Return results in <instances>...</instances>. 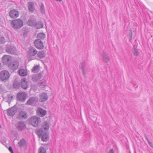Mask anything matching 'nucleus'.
Here are the masks:
<instances>
[{"instance_id": "42", "label": "nucleus", "mask_w": 153, "mask_h": 153, "mask_svg": "<svg viewBox=\"0 0 153 153\" xmlns=\"http://www.w3.org/2000/svg\"><path fill=\"white\" fill-rule=\"evenodd\" d=\"M1 127V125H0V128Z\"/></svg>"}, {"instance_id": "22", "label": "nucleus", "mask_w": 153, "mask_h": 153, "mask_svg": "<svg viewBox=\"0 0 153 153\" xmlns=\"http://www.w3.org/2000/svg\"><path fill=\"white\" fill-rule=\"evenodd\" d=\"M37 56L39 58L42 59L45 57V53L43 51H41L37 53Z\"/></svg>"}, {"instance_id": "11", "label": "nucleus", "mask_w": 153, "mask_h": 153, "mask_svg": "<svg viewBox=\"0 0 153 153\" xmlns=\"http://www.w3.org/2000/svg\"><path fill=\"white\" fill-rule=\"evenodd\" d=\"M17 110L16 107L13 106L8 109L7 110L8 115L13 116L16 113Z\"/></svg>"}, {"instance_id": "12", "label": "nucleus", "mask_w": 153, "mask_h": 153, "mask_svg": "<svg viewBox=\"0 0 153 153\" xmlns=\"http://www.w3.org/2000/svg\"><path fill=\"white\" fill-rule=\"evenodd\" d=\"M36 22V19L34 18V16H31L27 21L26 23L29 26L31 27H34Z\"/></svg>"}, {"instance_id": "26", "label": "nucleus", "mask_w": 153, "mask_h": 153, "mask_svg": "<svg viewBox=\"0 0 153 153\" xmlns=\"http://www.w3.org/2000/svg\"><path fill=\"white\" fill-rule=\"evenodd\" d=\"M28 9L29 11L33 13L35 10L34 4L32 2H29L28 3Z\"/></svg>"}, {"instance_id": "29", "label": "nucleus", "mask_w": 153, "mask_h": 153, "mask_svg": "<svg viewBox=\"0 0 153 153\" xmlns=\"http://www.w3.org/2000/svg\"><path fill=\"white\" fill-rule=\"evenodd\" d=\"M39 66L36 65L33 67V68L32 72L33 73H37L39 70Z\"/></svg>"}, {"instance_id": "21", "label": "nucleus", "mask_w": 153, "mask_h": 153, "mask_svg": "<svg viewBox=\"0 0 153 153\" xmlns=\"http://www.w3.org/2000/svg\"><path fill=\"white\" fill-rule=\"evenodd\" d=\"M41 136H42V141L46 142L48 140L49 136L46 132H43V134Z\"/></svg>"}, {"instance_id": "25", "label": "nucleus", "mask_w": 153, "mask_h": 153, "mask_svg": "<svg viewBox=\"0 0 153 153\" xmlns=\"http://www.w3.org/2000/svg\"><path fill=\"white\" fill-rule=\"evenodd\" d=\"M18 144L19 147H22L26 145V142L24 139L22 138L18 142Z\"/></svg>"}, {"instance_id": "18", "label": "nucleus", "mask_w": 153, "mask_h": 153, "mask_svg": "<svg viewBox=\"0 0 153 153\" xmlns=\"http://www.w3.org/2000/svg\"><path fill=\"white\" fill-rule=\"evenodd\" d=\"M42 75L40 73H39L33 75L32 78L33 81L37 82L42 78Z\"/></svg>"}, {"instance_id": "30", "label": "nucleus", "mask_w": 153, "mask_h": 153, "mask_svg": "<svg viewBox=\"0 0 153 153\" xmlns=\"http://www.w3.org/2000/svg\"><path fill=\"white\" fill-rule=\"evenodd\" d=\"M40 10L41 11L42 13L43 14H45V10L44 4L43 3H42L41 4V5L40 6Z\"/></svg>"}, {"instance_id": "6", "label": "nucleus", "mask_w": 153, "mask_h": 153, "mask_svg": "<svg viewBox=\"0 0 153 153\" xmlns=\"http://www.w3.org/2000/svg\"><path fill=\"white\" fill-rule=\"evenodd\" d=\"M27 94L24 92H19L17 95V99L18 100L22 102H24L26 98Z\"/></svg>"}, {"instance_id": "37", "label": "nucleus", "mask_w": 153, "mask_h": 153, "mask_svg": "<svg viewBox=\"0 0 153 153\" xmlns=\"http://www.w3.org/2000/svg\"><path fill=\"white\" fill-rule=\"evenodd\" d=\"M9 150L11 153H14L13 151L12 150V148L11 147H9Z\"/></svg>"}, {"instance_id": "17", "label": "nucleus", "mask_w": 153, "mask_h": 153, "mask_svg": "<svg viewBox=\"0 0 153 153\" xmlns=\"http://www.w3.org/2000/svg\"><path fill=\"white\" fill-rule=\"evenodd\" d=\"M39 100L41 102L46 101L48 99L47 94L45 93H42L39 95Z\"/></svg>"}, {"instance_id": "23", "label": "nucleus", "mask_w": 153, "mask_h": 153, "mask_svg": "<svg viewBox=\"0 0 153 153\" xmlns=\"http://www.w3.org/2000/svg\"><path fill=\"white\" fill-rule=\"evenodd\" d=\"M21 87L22 88L25 89H26L27 88V83L25 79H23L22 80Z\"/></svg>"}, {"instance_id": "27", "label": "nucleus", "mask_w": 153, "mask_h": 153, "mask_svg": "<svg viewBox=\"0 0 153 153\" xmlns=\"http://www.w3.org/2000/svg\"><path fill=\"white\" fill-rule=\"evenodd\" d=\"M102 58L103 61L106 62H108L109 61V59L105 52L103 53Z\"/></svg>"}, {"instance_id": "31", "label": "nucleus", "mask_w": 153, "mask_h": 153, "mask_svg": "<svg viewBox=\"0 0 153 153\" xmlns=\"http://www.w3.org/2000/svg\"><path fill=\"white\" fill-rule=\"evenodd\" d=\"M87 65L86 63L84 62H83L81 64V66L82 68V71H83V73L84 75H85V67Z\"/></svg>"}, {"instance_id": "3", "label": "nucleus", "mask_w": 153, "mask_h": 153, "mask_svg": "<svg viewBox=\"0 0 153 153\" xmlns=\"http://www.w3.org/2000/svg\"><path fill=\"white\" fill-rule=\"evenodd\" d=\"M40 117L34 116L30 118L29 120V122L33 126L36 127L38 126L39 123L40 122Z\"/></svg>"}, {"instance_id": "7", "label": "nucleus", "mask_w": 153, "mask_h": 153, "mask_svg": "<svg viewBox=\"0 0 153 153\" xmlns=\"http://www.w3.org/2000/svg\"><path fill=\"white\" fill-rule=\"evenodd\" d=\"M6 51L8 53L12 54H16L17 53L16 48L9 45H7Z\"/></svg>"}, {"instance_id": "36", "label": "nucleus", "mask_w": 153, "mask_h": 153, "mask_svg": "<svg viewBox=\"0 0 153 153\" xmlns=\"http://www.w3.org/2000/svg\"><path fill=\"white\" fill-rule=\"evenodd\" d=\"M13 86L14 88H17L19 87V85L17 84V82H15L13 83Z\"/></svg>"}, {"instance_id": "41", "label": "nucleus", "mask_w": 153, "mask_h": 153, "mask_svg": "<svg viewBox=\"0 0 153 153\" xmlns=\"http://www.w3.org/2000/svg\"><path fill=\"white\" fill-rule=\"evenodd\" d=\"M56 1H62V0H56Z\"/></svg>"}, {"instance_id": "5", "label": "nucleus", "mask_w": 153, "mask_h": 153, "mask_svg": "<svg viewBox=\"0 0 153 153\" xmlns=\"http://www.w3.org/2000/svg\"><path fill=\"white\" fill-rule=\"evenodd\" d=\"M19 65V63L17 60H14L12 62L8 64V67L10 69L13 71L18 69Z\"/></svg>"}, {"instance_id": "15", "label": "nucleus", "mask_w": 153, "mask_h": 153, "mask_svg": "<svg viewBox=\"0 0 153 153\" xmlns=\"http://www.w3.org/2000/svg\"><path fill=\"white\" fill-rule=\"evenodd\" d=\"M18 129L22 131L26 128V126L23 121H20L16 125Z\"/></svg>"}, {"instance_id": "35", "label": "nucleus", "mask_w": 153, "mask_h": 153, "mask_svg": "<svg viewBox=\"0 0 153 153\" xmlns=\"http://www.w3.org/2000/svg\"><path fill=\"white\" fill-rule=\"evenodd\" d=\"M5 43V39L4 37H1L0 38V44H3Z\"/></svg>"}, {"instance_id": "10", "label": "nucleus", "mask_w": 153, "mask_h": 153, "mask_svg": "<svg viewBox=\"0 0 153 153\" xmlns=\"http://www.w3.org/2000/svg\"><path fill=\"white\" fill-rule=\"evenodd\" d=\"M9 16L12 18H17L19 16V13L18 11L15 10H12L9 12Z\"/></svg>"}, {"instance_id": "28", "label": "nucleus", "mask_w": 153, "mask_h": 153, "mask_svg": "<svg viewBox=\"0 0 153 153\" xmlns=\"http://www.w3.org/2000/svg\"><path fill=\"white\" fill-rule=\"evenodd\" d=\"M38 39H43L45 37V34L43 33H40L37 35Z\"/></svg>"}, {"instance_id": "1", "label": "nucleus", "mask_w": 153, "mask_h": 153, "mask_svg": "<svg viewBox=\"0 0 153 153\" xmlns=\"http://www.w3.org/2000/svg\"><path fill=\"white\" fill-rule=\"evenodd\" d=\"M11 24L13 28L18 29L23 26V22L22 20L19 19L11 21Z\"/></svg>"}, {"instance_id": "13", "label": "nucleus", "mask_w": 153, "mask_h": 153, "mask_svg": "<svg viewBox=\"0 0 153 153\" xmlns=\"http://www.w3.org/2000/svg\"><path fill=\"white\" fill-rule=\"evenodd\" d=\"M37 51L34 48L30 47L27 52V55L28 56H34L37 54Z\"/></svg>"}, {"instance_id": "33", "label": "nucleus", "mask_w": 153, "mask_h": 153, "mask_svg": "<svg viewBox=\"0 0 153 153\" xmlns=\"http://www.w3.org/2000/svg\"><path fill=\"white\" fill-rule=\"evenodd\" d=\"M134 50L133 51V54L134 56H137L139 54V52L137 49L135 48V46H134Z\"/></svg>"}, {"instance_id": "16", "label": "nucleus", "mask_w": 153, "mask_h": 153, "mask_svg": "<svg viewBox=\"0 0 153 153\" xmlns=\"http://www.w3.org/2000/svg\"><path fill=\"white\" fill-rule=\"evenodd\" d=\"M36 113L38 115L43 117L46 114V111L41 108H39L36 111Z\"/></svg>"}, {"instance_id": "40", "label": "nucleus", "mask_w": 153, "mask_h": 153, "mask_svg": "<svg viewBox=\"0 0 153 153\" xmlns=\"http://www.w3.org/2000/svg\"><path fill=\"white\" fill-rule=\"evenodd\" d=\"M148 143L149 144V145L151 146L152 147H153L152 146V143H151L150 141H149L148 140Z\"/></svg>"}, {"instance_id": "4", "label": "nucleus", "mask_w": 153, "mask_h": 153, "mask_svg": "<svg viewBox=\"0 0 153 153\" xmlns=\"http://www.w3.org/2000/svg\"><path fill=\"white\" fill-rule=\"evenodd\" d=\"M10 76L9 72L6 70L1 71L0 73V79L3 81H5L8 79Z\"/></svg>"}, {"instance_id": "9", "label": "nucleus", "mask_w": 153, "mask_h": 153, "mask_svg": "<svg viewBox=\"0 0 153 153\" xmlns=\"http://www.w3.org/2000/svg\"><path fill=\"white\" fill-rule=\"evenodd\" d=\"M38 102V97H35L30 98L27 101V103L28 105L34 106Z\"/></svg>"}, {"instance_id": "2", "label": "nucleus", "mask_w": 153, "mask_h": 153, "mask_svg": "<svg viewBox=\"0 0 153 153\" xmlns=\"http://www.w3.org/2000/svg\"><path fill=\"white\" fill-rule=\"evenodd\" d=\"M49 123L46 121H45L41 126V128L37 131V134L39 136H41L43 132H46L49 128Z\"/></svg>"}, {"instance_id": "24", "label": "nucleus", "mask_w": 153, "mask_h": 153, "mask_svg": "<svg viewBox=\"0 0 153 153\" xmlns=\"http://www.w3.org/2000/svg\"><path fill=\"white\" fill-rule=\"evenodd\" d=\"M44 26L43 23L40 21H38L36 22L34 27H36L37 29H39L42 28Z\"/></svg>"}, {"instance_id": "32", "label": "nucleus", "mask_w": 153, "mask_h": 153, "mask_svg": "<svg viewBox=\"0 0 153 153\" xmlns=\"http://www.w3.org/2000/svg\"><path fill=\"white\" fill-rule=\"evenodd\" d=\"M46 149L44 147L41 146L39 149L38 150L39 153H46Z\"/></svg>"}, {"instance_id": "19", "label": "nucleus", "mask_w": 153, "mask_h": 153, "mask_svg": "<svg viewBox=\"0 0 153 153\" xmlns=\"http://www.w3.org/2000/svg\"><path fill=\"white\" fill-rule=\"evenodd\" d=\"M18 73L20 76H25L27 75V71L26 69H21L18 70Z\"/></svg>"}, {"instance_id": "8", "label": "nucleus", "mask_w": 153, "mask_h": 153, "mask_svg": "<svg viewBox=\"0 0 153 153\" xmlns=\"http://www.w3.org/2000/svg\"><path fill=\"white\" fill-rule=\"evenodd\" d=\"M34 45L37 49H42L44 48V46L41 39H37L34 41Z\"/></svg>"}, {"instance_id": "34", "label": "nucleus", "mask_w": 153, "mask_h": 153, "mask_svg": "<svg viewBox=\"0 0 153 153\" xmlns=\"http://www.w3.org/2000/svg\"><path fill=\"white\" fill-rule=\"evenodd\" d=\"M13 97V96L11 94H8L7 95V100L8 102L12 100Z\"/></svg>"}, {"instance_id": "14", "label": "nucleus", "mask_w": 153, "mask_h": 153, "mask_svg": "<svg viewBox=\"0 0 153 153\" xmlns=\"http://www.w3.org/2000/svg\"><path fill=\"white\" fill-rule=\"evenodd\" d=\"M28 115L27 113L25 111H20L18 115V118L19 119L24 120L27 118Z\"/></svg>"}, {"instance_id": "38", "label": "nucleus", "mask_w": 153, "mask_h": 153, "mask_svg": "<svg viewBox=\"0 0 153 153\" xmlns=\"http://www.w3.org/2000/svg\"><path fill=\"white\" fill-rule=\"evenodd\" d=\"M132 32L131 31V33L129 35L130 39H129V41H131V39H132Z\"/></svg>"}, {"instance_id": "39", "label": "nucleus", "mask_w": 153, "mask_h": 153, "mask_svg": "<svg viewBox=\"0 0 153 153\" xmlns=\"http://www.w3.org/2000/svg\"><path fill=\"white\" fill-rule=\"evenodd\" d=\"M108 153H114L113 150L112 149L110 150Z\"/></svg>"}, {"instance_id": "20", "label": "nucleus", "mask_w": 153, "mask_h": 153, "mask_svg": "<svg viewBox=\"0 0 153 153\" xmlns=\"http://www.w3.org/2000/svg\"><path fill=\"white\" fill-rule=\"evenodd\" d=\"M10 57L8 55H4L2 58V61L4 64H7L10 60Z\"/></svg>"}]
</instances>
